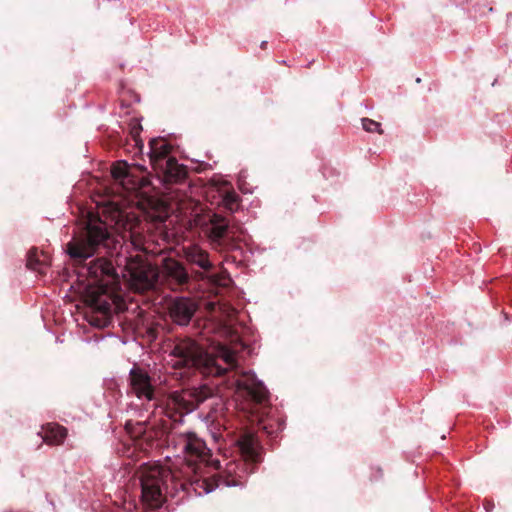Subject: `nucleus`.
<instances>
[{
  "mask_svg": "<svg viewBox=\"0 0 512 512\" xmlns=\"http://www.w3.org/2000/svg\"><path fill=\"white\" fill-rule=\"evenodd\" d=\"M178 444L182 447L186 461L184 476L187 479L214 478L217 479L219 487L243 485L247 476L253 473L256 465L262 461L260 442L257 436L249 431L242 432L236 440L241 458L227 462L223 471L212 475L204 471L210 465L211 450L203 439L193 432H188L178 436Z\"/></svg>",
  "mask_w": 512,
  "mask_h": 512,
  "instance_id": "1",
  "label": "nucleus"
},
{
  "mask_svg": "<svg viewBox=\"0 0 512 512\" xmlns=\"http://www.w3.org/2000/svg\"><path fill=\"white\" fill-rule=\"evenodd\" d=\"M102 216L90 214L86 225L66 245V251L75 264H82L100 251L116 248V240L108 226L119 232H129L133 237L139 225L137 217L115 201H109L102 210Z\"/></svg>",
  "mask_w": 512,
  "mask_h": 512,
  "instance_id": "2",
  "label": "nucleus"
},
{
  "mask_svg": "<svg viewBox=\"0 0 512 512\" xmlns=\"http://www.w3.org/2000/svg\"><path fill=\"white\" fill-rule=\"evenodd\" d=\"M142 501L151 508H158L166 497L179 492L194 490L197 494L209 493L219 487L217 479L202 477L187 479L182 470H172L160 464L143 465L140 470Z\"/></svg>",
  "mask_w": 512,
  "mask_h": 512,
  "instance_id": "3",
  "label": "nucleus"
},
{
  "mask_svg": "<svg viewBox=\"0 0 512 512\" xmlns=\"http://www.w3.org/2000/svg\"><path fill=\"white\" fill-rule=\"evenodd\" d=\"M170 356L173 367L177 369L195 368L214 376H222L227 371L201 345L189 337L176 339L172 344Z\"/></svg>",
  "mask_w": 512,
  "mask_h": 512,
  "instance_id": "4",
  "label": "nucleus"
},
{
  "mask_svg": "<svg viewBox=\"0 0 512 512\" xmlns=\"http://www.w3.org/2000/svg\"><path fill=\"white\" fill-rule=\"evenodd\" d=\"M124 273L130 287L137 292H145L153 289L159 278L160 271L157 266L146 261L142 256L124 257ZM118 265H122V259L118 260Z\"/></svg>",
  "mask_w": 512,
  "mask_h": 512,
  "instance_id": "5",
  "label": "nucleus"
},
{
  "mask_svg": "<svg viewBox=\"0 0 512 512\" xmlns=\"http://www.w3.org/2000/svg\"><path fill=\"white\" fill-rule=\"evenodd\" d=\"M213 395V389L207 385L173 391L168 396L167 409L174 411L181 417L197 409L201 403L213 397Z\"/></svg>",
  "mask_w": 512,
  "mask_h": 512,
  "instance_id": "6",
  "label": "nucleus"
},
{
  "mask_svg": "<svg viewBox=\"0 0 512 512\" xmlns=\"http://www.w3.org/2000/svg\"><path fill=\"white\" fill-rule=\"evenodd\" d=\"M208 225L207 233L214 249L230 251L237 247L239 233H242L239 227L231 226L229 221L219 214H213Z\"/></svg>",
  "mask_w": 512,
  "mask_h": 512,
  "instance_id": "7",
  "label": "nucleus"
},
{
  "mask_svg": "<svg viewBox=\"0 0 512 512\" xmlns=\"http://www.w3.org/2000/svg\"><path fill=\"white\" fill-rule=\"evenodd\" d=\"M235 386L238 394L243 397L248 405L265 406L269 399V392L264 384L259 381L255 374L251 372H242L235 380Z\"/></svg>",
  "mask_w": 512,
  "mask_h": 512,
  "instance_id": "8",
  "label": "nucleus"
},
{
  "mask_svg": "<svg viewBox=\"0 0 512 512\" xmlns=\"http://www.w3.org/2000/svg\"><path fill=\"white\" fill-rule=\"evenodd\" d=\"M160 278L164 286L174 292H182L188 290L191 283V276L183 263L167 258L164 259Z\"/></svg>",
  "mask_w": 512,
  "mask_h": 512,
  "instance_id": "9",
  "label": "nucleus"
},
{
  "mask_svg": "<svg viewBox=\"0 0 512 512\" xmlns=\"http://www.w3.org/2000/svg\"><path fill=\"white\" fill-rule=\"evenodd\" d=\"M198 309V303L190 297H174L167 303V312L171 321L187 326Z\"/></svg>",
  "mask_w": 512,
  "mask_h": 512,
  "instance_id": "10",
  "label": "nucleus"
},
{
  "mask_svg": "<svg viewBox=\"0 0 512 512\" xmlns=\"http://www.w3.org/2000/svg\"><path fill=\"white\" fill-rule=\"evenodd\" d=\"M129 384L131 391L137 398L147 401L155 399V385L144 369L134 366L129 373Z\"/></svg>",
  "mask_w": 512,
  "mask_h": 512,
  "instance_id": "11",
  "label": "nucleus"
},
{
  "mask_svg": "<svg viewBox=\"0 0 512 512\" xmlns=\"http://www.w3.org/2000/svg\"><path fill=\"white\" fill-rule=\"evenodd\" d=\"M183 257L190 265H195L203 271L197 273V276L201 279L204 278V272H209L214 268L208 251L199 245L193 244L183 247Z\"/></svg>",
  "mask_w": 512,
  "mask_h": 512,
  "instance_id": "12",
  "label": "nucleus"
},
{
  "mask_svg": "<svg viewBox=\"0 0 512 512\" xmlns=\"http://www.w3.org/2000/svg\"><path fill=\"white\" fill-rule=\"evenodd\" d=\"M112 177L127 191L135 190L142 185V178L136 177L125 161H118L111 169Z\"/></svg>",
  "mask_w": 512,
  "mask_h": 512,
  "instance_id": "13",
  "label": "nucleus"
},
{
  "mask_svg": "<svg viewBox=\"0 0 512 512\" xmlns=\"http://www.w3.org/2000/svg\"><path fill=\"white\" fill-rule=\"evenodd\" d=\"M150 152V164L154 171H158L162 166H164L168 160L170 153V145L162 139H152L149 142Z\"/></svg>",
  "mask_w": 512,
  "mask_h": 512,
  "instance_id": "14",
  "label": "nucleus"
},
{
  "mask_svg": "<svg viewBox=\"0 0 512 512\" xmlns=\"http://www.w3.org/2000/svg\"><path fill=\"white\" fill-rule=\"evenodd\" d=\"M155 172L167 183H179L187 177L186 167L179 164L173 157H170L168 162Z\"/></svg>",
  "mask_w": 512,
  "mask_h": 512,
  "instance_id": "15",
  "label": "nucleus"
},
{
  "mask_svg": "<svg viewBox=\"0 0 512 512\" xmlns=\"http://www.w3.org/2000/svg\"><path fill=\"white\" fill-rule=\"evenodd\" d=\"M42 439L50 445H60L67 436V429L56 423H48L42 427Z\"/></svg>",
  "mask_w": 512,
  "mask_h": 512,
  "instance_id": "16",
  "label": "nucleus"
},
{
  "mask_svg": "<svg viewBox=\"0 0 512 512\" xmlns=\"http://www.w3.org/2000/svg\"><path fill=\"white\" fill-rule=\"evenodd\" d=\"M87 274L95 279H100L103 276H113L114 267L112 263L107 261L104 257H98L92 260L87 266Z\"/></svg>",
  "mask_w": 512,
  "mask_h": 512,
  "instance_id": "17",
  "label": "nucleus"
},
{
  "mask_svg": "<svg viewBox=\"0 0 512 512\" xmlns=\"http://www.w3.org/2000/svg\"><path fill=\"white\" fill-rule=\"evenodd\" d=\"M49 256L44 252H39L37 248H32L28 252L27 267L29 269L44 273L43 268L48 265Z\"/></svg>",
  "mask_w": 512,
  "mask_h": 512,
  "instance_id": "18",
  "label": "nucleus"
},
{
  "mask_svg": "<svg viewBox=\"0 0 512 512\" xmlns=\"http://www.w3.org/2000/svg\"><path fill=\"white\" fill-rule=\"evenodd\" d=\"M218 357L221 358L229 368H235L237 366L236 354L227 347L222 346L219 349Z\"/></svg>",
  "mask_w": 512,
  "mask_h": 512,
  "instance_id": "19",
  "label": "nucleus"
},
{
  "mask_svg": "<svg viewBox=\"0 0 512 512\" xmlns=\"http://www.w3.org/2000/svg\"><path fill=\"white\" fill-rule=\"evenodd\" d=\"M93 305L96 312H99L105 320L110 316L112 310V304L108 301H102L100 298L93 300Z\"/></svg>",
  "mask_w": 512,
  "mask_h": 512,
  "instance_id": "20",
  "label": "nucleus"
},
{
  "mask_svg": "<svg viewBox=\"0 0 512 512\" xmlns=\"http://www.w3.org/2000/svg\"><path fill=\"white\" fill-rule=\"evenodd\" d=\"M223 204L226 209L233 212L239 205V196L234 191L226 192L223 196Z\"/></svg>",
  "mask_w": 512,
  "mask_h": 512,
  "instance_id": "21",
  "label": "nucleus"
},
{
  "mask_svg": "<svg viewBox=\"0 0 512 512\" xmlns=\"http://www.w3.org/2000/svg\"><path fill=\"white\" fill-rule=\"evenodd\" d=\"M142 131L141 123L138 119L133 118L129 122V134L132 137V139L136 142L138 145L140 140V133Z\"/></svg>",
  "mask_w": 512,
  "mask_h": 512,
  "instance_id": "22",
  "label": "nucleus"
},
{
  "mask_svg": "<svg viewBox=\"0 0 512 512\" xmlns=\"http://www.w3.org/2000/svg\"><path fill=\"white\" fill-rule=\"evenodd\" d=\"M362 127L367 132H377L379 134H383V130L381 129V124L369 118L362 119Z\"/></svg>",
  "mask_w": 512,
  "mask_h": 512,
  "instance_id": "23",
  "label": "nucleus"
},
{
  "mask_svg": "<svg viewBox=\"0 0 512 512\" xmlns=\"http://www.w3.org/2000/svg\"><path fill=\"white\" fill-rule=\"evenodd\" d=\"M494 507V504L492 501H489V500H485L484 501V508L487 512H490Z\"/></svg>",
  "mask_w": 512,
  "mask_h": 512,
  "instance_id": "24",
  "label": "nucleus"
},
{
  "mask_svg": "<svg viewBox=\"0 0 512 512\" xmlns=\"http://www.w3.org/2000/svg\"><path fill=\"white\" fill-rule=\"evenodd\" d=\"M148 333H149V336H150L151 338H156V329H154V328H149V329H148Z\"/></svg>",
  "mask_w": 512,
  "mask_h": 512,
  "instance_id": "25",
  "label": "nucleus"
},
{
  "mask_svg": "<svg viewBox=\"0 0 512 512\" xmlns=\"http://www.w3.org/2000/svg\"><path fill=\"white\" fill-rule=\"evenodd\" d=\"M211 464L215 466L214 468H215L216 470H220L221 466H220L219 461H217V460L212 461V462H211Z\"/></svg>",
  "mask_w": 512,
  "mask_h": 512,
  "instance_id": "26",
  "label": "nucleus"
},
{
  "mask_svg": "<svg viewBox=\"0 0 512 512\" xmlns=\"http://www.w3.org/2000/svg\"><path fill=\"white\" fill-rule=\"evenodd\" d=\"M266 47H267V41H263V42L261 43V48H262V49H266Z\"/></svg>",
  "mask_w": 512,
  "mask_h": 512,
  "instance_id": "27",
  "label": "nucleus"
},
{
  "mask_svg": "<svg viewBox=\"0 0 512 512\" xmlns=\"http://www.w3.org/2000/svg\"><path fill=\"white\" fill-rule=\"evenodd\" d=\"M142 432H143V427H142L141 424H139V432H138V434H141Z\"/></svg>",
  "mask_w": 512,
  "mask_h": 512,
  "instance_id": "28",
  "label": "nucleus"
}]
</instances>
